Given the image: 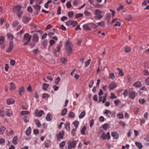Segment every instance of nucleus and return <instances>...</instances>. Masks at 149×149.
Instances as JSON below:
<instances>
[{"mask_svg": "<svg viewBox=\"0 0 149 149\" xmlns=\"http://www.w3.org/2000/svg\"><path fill=\"white\" fill-rule=\"evenodd\" d=\"M19 24V22L17 20H15L13 22L12 25L13 26H15Z\"/></svg>", "mask_w": 149, "mask_h": 149, "instance_id": "obj_57", "label": "nucleus"}, {"mask_svg": "<svg viewBox=\"0 0 149 149\" xmlns=\"http://www.w3.org/2000/svg\"><path fill=\"white\" fill-rule=\"evenodd\" d=\"M97 24L99 26L102 27L104 26L105 25L104 22L103 21H102L101 22H99Z\"/></svg>", "mask_w": 149, "mask_h": 149, "instance_id": "obj_44", "label": "nucleus"}, {"mask_svg": "<svg viewBox=\"0 0 149 149\" xmlns=\"http://www.w3.org/2000/svg\"><path fill=\"white\" fill-rule=\"evenodd\" d=\"M79 123V122L77 120L73 122V124L74 125L76 129H77L78 128Z\"/></svg>", "mask_w": 149, "mask_h": 149, "instance_id": "obj_28", "label": "nucleus"}, {"mask_svg": "<svg viewBox=\"0 0 149 149\" xmlns=\"http://www.w3.org/2000/svg\"><path fill=\"white\" fill-rule=\"evenodd\" d=\"M139 102L141 104H143L145 102V100L144 99H140L139 100Z\"/></svg>", "mask_w": 149, "mask_h": 149, "instance_id": "obj_62", "label": "nucleus"}, {"mask_svg": "<svg viewBox=\"0 0 149 149\" xmlns=\"http://www.w3.org/2000/svg\"><path fill=\"white\" fill-rule=\"evenodd\" d=\"M52 115L49 113H48L46 116V119L47 121H50L52 120Z\"/></svg>", "mask_w": 149, "mask_h": 149, "instance_id": "obj_21", "label": "nucleus"}, {"mask_svg": "<svg viewBox=\"0 0 149 149\" xmlns=\"http://www.w3.org/2000/svg\"><path fill=\"white\" fill-rule=\"evenodd\" d=\"M65 144V142L64 141L61 142L59 144V147L61 148H63Z\"/></svg>", "mask_w": 149, "mask_h": 149, "instance_id": "obj_50", "label": "nucleus"}, {"mask_svg": "<svg viewBox=\"0 0 149 149\" xmlns=\"http://www.w3.org/2000/svg\"><path fill=\"white\" fill-rule=\"evenodd\" d=\"M76 129L73 128L71 132V135L73 136H74L76 134Z\"/></svg>", "mask_w": 149, "mask_h": 149, "instance_id": "obj_48", "label": "nucleus"}, {"mask_svg": "<svg viewBox=\"0 0 149 149\" xmlns=\"http://www.w3.org/2000/svg\"><path fill=\"white\" fill-rule=\"evenodd\" d=\"M49 96V95L47 93H44L42 95V97L43 98H46L48 97Z\"/></svg>", "mask_w": 149, "mask_h": 149, "instance_id": "obj_63", "label": "nucleus"}, {"mask_svg": "<svg viewBox=\"0 0 149 149\" xmlns=\"http://www.w3.org/2000/svg\"><path fill=\"white\" fill-rule=\"evenodd\" d=\"M125 52L127 53L130 52L131 50V49L130 47H125Z\"/></svg>", "mask_w": 149, "mask_h": 149, "instance_id": "obj_49", "label": "nucleus"}, {"mask_svg": "<svg viewBox=\"0 0 149 149\" xmlns=\"http://www.w3.org/2000/svg\"><path fill=\"white\" fill-rule=\"evenodd\" d=\"M15 88V84L13 82H11L10 83V90H14Z\"/></svg>", "mask_w": 149, "mask_h": 149, "instance_id": "obj_23", "label": "nucleus"}, {"mask_svg": "<svg viewBox=\"0 0 149 149\" xmlns=\"http://www.w3.org/2000/svg\"><path fill=\"white\" fill-rule=\"evenodd\" d=\"M6 113L7 116L8 117H10L12 115V111L10 109H7L6 110Z\"/></svg>", "mask_w": 149, "mask_h": 149, "instance_id": "obj_12", "label": "nucleus"}, {"mask_svg": "<svg viewBox=\"0 0 149 149\" xmlns=\"http://www.w3.org/2000/svg\"><path fill=\"white\" fill-rule=\"evenodd\" d=\"M117 116L120 119H123L124 118L123 115L122 113H118Z\"/></svg>", "mask_w": 149, "mask_h": 149, "instance_id": "obj_56", "label": "nucleus"}, {"mask_svg": "<svg viewBox=\"0 0 149 149\" xmlns=\"http://www.w3.org/2000/svg\"><path fill=\"white\" fill-rule=\"evenodd\" d=\"M139 109L138 107H136L134 109V111L135 114H137L139 112Z\"/></svg>", "mask_w": 149, "mask_h": 149, "instance_id": "obj_51", "label": "nucleus"}, {"mask_svg": "<svg viewBox=\"0 0 149 149\" xmlns=\"http://www.w3.org/2000/svg\"><path fill=\"white\" fill-rule=\"evenodd\" d=\"M135 144L139 149L142 148L143 147L141 143L140 142H136L135 143Z\"/></svg>", "mask_w": 149, "mask_h": 149, "instance_id": "obj_27", "label": "nucleus"}, {"mask_svg": "<svg viewBox=\"0 0 149 149\" xmlns=\"http://www.w3.org/2000/svg\"><path fill=\"white\" fill-rule=\"evenodd\" d=\"M61 61L63 64H64L66 63L67 60L65 58H62L61 59Z\"/></svg>", "mask_w": 149, "mask_h": 149, "instance_id": "obj_55", "label": "nucleus"}, {"mask_svg": "<svg viewBox=\"0 0 149 149\" xmlns=\"http://www.w3.org/2000/svg\"><path fill=\"white\" fill-rule=\"evenodd\" d=\"M49 86V85L47 84L46 83H43V84L42 85V89L45 90L46 91L47 90V88Z\"/></svg>", "mask_w": 149, "mask_h": 149, "instance_id": "obj_33", "label": "nucleus"}, {"mask_svg": "<svg viewBox=\"0 0 149 149\" xmlns=\"http://www.w3.org/2000/svg\"><path fill=\"white\" fill-rule=\"evenodd\" d=\"M91 59H89L87 61L85 62V67H88L89 65L90 64L91 62Z\"/></svg>", "mask_w": 149, "mask_h": 149, "instance_id": "obj_43", "label": "nucleus"}, {"mask_svg": "<svg viewBox=\"0 0 149 149\" xmlns=\"http://www.w3.org/2000/svg\"><path fill=\"white\" fill-rule=\"evenodd\" d=\"M17 13V16H18V17L19 18H21V16H22V14L23 13V12L22 11H19Z\"/></svg>", "mask_w": 149, "mask_h": 149, "instance_id": "obj_61", "label": "nucleus"}, {"mask_svg": "<svg viewBox=\"0 0 149 149\" xmlns=\"http://www.w3.org/2000/svg\"><path fill=\"white\" fill-rule=\"evenodd\" d=\"M35 123L38 127H40L41 126V124L39 120H36L35 121Z\"/></svg>", "mask_w": 149, "mask_h": 149, "instance_id": "obj_41", "label": "nucleus"}, {"mask_svg": "<svg viewBox=\"0 0 149 149\" xmlns=\"http://www.w3.org/2000/svg\"><path fill=\"white\" fill-rule=\"evenodd\" d=\"M35 116L39 117H41L42 114H44V111L42 110L39 111L37 109L35 111Z\"/></svg>", "mask_w": 149, "mask_h": 149, "instance_id": "obj_8", "label": "nucleus"}, {"mask_svg": "<svg viewBox=\"0 0 149 149\" xmlns=\"http://www.w3.org/2000/svg\"><path fill=\"white\" fill-rule=\"evenodd\" d=\"M29 113V112L28 111H21V114L22 116L24 115L28 114Z\"/></svg>", "mask_w": 149, "mask_h": 149, "instance_id": "obj_46", "label": "nucleus"}, {"mask_svg": "<svg viewBox=\"0 0 149 149\" xmlns=\"http://www.w3.org/2000/svg\"><path fill=\"white\" fill-rule=\"evenodd\" d=\"M67 111V110L66 108H65L63 109L62 111L61 115L62 116H64L65 115Z\"/></svg>", "mask_w": 149, "mask_h": 149, "instance_id": "obj_42", "label": "nucleus"}, {"mask_svg": "<svg viewBox=\"0 0 149 149\" xmlns=\"http://www.w3.org/2000/svg\"><path fill=\"white\" fill-rule=\"evenodd\" d=\"M102 127L104 130H106L109 128V125L107 124H105L102 125Z\"/></svg>", "mask_w": 149, "mask_h": 149, "instance_id": "obj_47", "label": "nucleus"}, {"mask_svg": "<svg viewBox=\"0 0 149 149\" xmlns=\"http://www.w3.org/2000/svg\"><path fill=\"white\" fill-rule=\"evenodd\" d=\"M33 53L34 54L36 55L38 54L39 52H40V50L38 48L36 49H34L33 51Z\"/></svg>", "mask_w": 149, "mask_h": 149, "instance_id": "obj_36", "label": "nucleus"}, {"mask_svg": "<svg viewBox=\"0 0 149 149\" xmlns=\"http://www.w3.org/2000/svg\"><path fill=\"white\" fill-rule=\"evenodd\" d=\"M4 114V110L3 108H1L0 109V116H3Z\"/></svg>", "mask_w": 149, "mask_h": 149, "instance_id": "obj_37", "label": "nucleus"}, {"mask_svg": "<svg viewBox=\"0 0 149 149\" xmlns=\"http://www.w3.org/2000/svg\"><path fill=\"white\" fill-rule=\"evenodd\" d=\"M86 126H84L81 130V134L82 135H84L85 131L86 129Z\"/></svg>", "mask_w": 149, "mask_h": 149, "instance_id": "obj_30", "label": "nucleus"}, {"mask_svg": "<svg viewBox=\"0 0 149 149\" xmlns=\"http://www.w3.org/2000/svg\"><path fill=\"white\" fill-rule=\"evenodd\" d=\"M31 36L29 35V33H26L25 34L24 37V40L26 41V42L24 44V45H27V43L29 42L31 38Z\"/></svg>", "mask_w": 149, "mask_h": 149, "instance_id": "obj_3", "label": "nucleus"}, {"mask_svg": "<svg viewBox=\"0 0 149 149\" xmlns=\"http://www.w3.org/2000/svg\"><path fill=\"white\" fill-rule=\"evenodd\" d=\"M6 129V128L5 126H2L0 128V134H3Z\"/></svg>", "mask_w": 149, "mask_h": 149, "instance_id": "obj_24", "label": "nucleus"}, {"mask_svg": "<svg viewBox=\"0 0 149 149\" xmlns=\"http://www.w3.org/2000/svg\"><path fill=\"white\" fill-rule=\"evenodd\" d=\"M123 94L124 97H126L128 95V91L126 89L125 90L124 92L123 93Z\"/></svg>", "mask_w": 149, "mask_h": 149, "instance_id": "obj_60", "label": "nucleus"}, {"mask_svg": "<svg viewBox=\"0 0 149 149\" xmlns=\"http://www.w3.org/2000/svg\"><path fill=\"white\" fill-rule=\"evenodd\" d=\"M77 143V142L75 141H68V149H71L74 148Z\"/></svg>", "mask_w": 149, "mask_h": 149, "instance_id": "obj_2", "label": "nucleus"}, {"mask_svg": "<svg viewBox=\"0 0 149 149\" xmlns=\"http://www.w3.org/2000/svg\"><path fill=\"white\" fill-rule=\"evenodd\" d=\"M109 77L112 79H113L115 78V76L114 74L113 73H111L109 74Z\"/></svg>", "mask_w": 149, "mask_h": 149, "instance_id": "obj_53", "label": "nucleus"}, {"mask_svg": "<svg viewBox=\"0 0 149 149\" xmlns=\"http://www.w3.org/2000/svg\"><path fill=\"white\" fill-rule=\"evenodd\" d=\"M110 98L111 99L113 100L116 98L117 96L113 93H112L111 94Z\"/></svg>", "mask_w": 149, "mask_h": 149, "instance_id": "obj_35", "label": "nucleus"}, {"mask_svg": "<svg viewBox=\"0 0 149 149\" xmlns=\"http://www.w3.org/2000/svg\"><path fill=\"white\" fill-rule=\"evenodd\" d=\"M27 10L28 12L29 13H32L33 12V9L30 6H29L28 7Z\"/></svg>", "mask_w": 149, "mask_h": 149, "instance_id": "obj_58", "label": "nucleus"}, {"mask_svg": "<svg viewBox=\"0 0 149 149\" xmlns=\"http://www.w3.org/2000/svg\"><path fill=\"white\" fill-rule=\"evenodd\" d=\"M69 23L73 26H76L78 24L77 22L76 21H69Z\"/></svg>", "mask_w": 149, "mask_h": 149, "instance_id": "obj_22", "label": "nucleus"}, {"mask_svg": "<svg viewBox=\"0 0 149 149\" xmlns=\"http://www.w3.org/2000/svg\"><path fill=\"white\" fill-rule=\"evenodd\" d=\"M111 136L116 139H118L119 137V134L116 132H113L111 133Z\"/></svg>", "mask_w": 149, "mask_h": 149, "instance_id": "obj_13", "label": "nucleus"}, {"mask_svg": "<svg viewBox=\"0 0 149 149\" xmlns=\"http://www.w3.org/2000/svg\"><path fill=\"white\" fill-rule=\"evenodd\" d=\"M30 20V19L28 17H24L22 19V21L25 24H27L29 22Z\"/></svg>", "mask_w": 149, "mask_h": 149, "instance_id": "obj_18", "label": "nucleus"}, {"mask_svg": "<svg viewBox=\"0 0 149 149\" xmlns=\"http://www.w3.org/2000/svg\"><path fill=\"white\" fill-rule=\"evenodd\" d=\"M22 6L20 5L14 6L13 8V11L14 12L17 13L20 11Z\"/></svg>", "mask_w": 149, "mask_h": 149, "instance_id": "obj_6", "label": "nucleus"}, {"mask_svg": "<svg viewBox=\"0 0 149 149\" xmlns=\"http://www.w3.org/2000/svg\"><path fill=\"white\" fill-rule=\"evenodd\" d=\"M116 84L114 82H112L109 86V88L110 91L114 89L117 87Z\"/></svg>", "mask_w": 149, "mask_h": 149, "instance_id": "obj_9", "label": "nucleus"}, {"mask_svg": "<svg viewBox=\"0 0 149 149\" xmlns=\"http://www.w3.org/2000/svg\"><path fill=\"white\" fill-rule=\"evenodd\" d=\"M60 78L59 77H58L55 80V83L56 84L58 85V82L60 81Z\"/></svg>", "mask_w": 149, "mask_h": 149, "instance_id": "obj_45", "label": "nucleus"}, {"mask_svg": "<svg viewBox=\"0 0 149 149\" xmlns=\"http://www.w3.org/2000/svg\"><path fill=\"white\" fill-rule=\"evenodd\" d=\"M117 70L119 71V74L120 76H123L124 75V73L122 70H120L119 68H117Z\"/></svg>", "mask_w": 149, "mask_h": 149, "instance_id": "obj_52", "label": "nucleus"}, {"mask_svg": "<svg viewBox=\"0 0 149 149\" xmlns=\"http://www.w3.org/2000/svg\"><path fill=\"white\" fill-rule=\"evenodd\" d=\"M24 88L23 86L19 88L18 91L19 95L21 96H22L24 95Z\"/></svg>", "mask_w": 149, "mask_h": 149, "instance_id": "obj_11", "label": "nucleus"}, {"mask_svg": "<svg viewBox=\"0 0 149 149\" xmlns=\"http://www.w3.org/2000/svg\"><path fill=\"white\" fill-rule=\"evenodd\" d=\"M100 137L103 140H106L107 139H109L111 138L110 132H108L106 134L104 133H103L101 134Z\"/></svg>", "mask_w": 149, "mask_h": 149, "instance_id": "obj_5", "label": "nucleus"}, {"mask_svg": "<svg viewBox=\"0 0 149 149\" xmlns=\"http://www.w3.org/2000/svg\"><path fill=\"white\" fill-rule=\"evenodd\" d=\"M66 52L68 55H69L70 53L72 51V47H66Z\"/></svg>", "mask_w": 149, "mask_h": 149, "instance_id": "obj_20", "label": "nucleus"}, {"mask_svg": "<svg viewBox=\"0 0 149 149\" xmlns=\"http://www.w3.org/2000/svg\"><path fill=\"white\" fill-rule=\"evenodd\" d=\"M6 102L7 104L10 105L14 103L15 100L12 98H9L7 100Z\"/></svg>", "mask_w": 149, "mask_h": 149, "instance_id": "obj_19", "label": "nucleus"}, {"mask_svg": "<svg viewBox=\"0 0 149 149\" xmlns=\"http://www.w3.org/2000/svg\"><path fill=\"white\" fill-rule=\"evenodd\" d=\"M15 60L12 59L10 61V63L11 66H13L15 65Z\"/></svg>", "mask_w": 149, "mask_h": 149, "instance_id": "obj_64", "label": "nucleus"}, {"mask_svg": "<svg viewBox=\"0 0 149 149\" xmlns=\"http://www.w3.org/2000/svg\"><path fill=\"white\" fill-rule=\"evenodd\" d=\"M17 139L18 137L17 136H16L13 138L12 140V142L13 144L14 145H16L17 144Z\"/></svg>", "mask_w": 149, "mask_h": 149, "instance_id": "obj_31", "label": "nucleus"}, {"mask_svg": "<svg viewBox=\"0 0 149 149\" xmlns=\"http://www.w3.org/2000/svg\"><path fill=\"white\" fill-rule=\"evenodd\" d=\"M132 18V16L131 15H128L126 17H125V19L126 20L128 21H130Z\"/></svg>", "mask_w": 149, "mask_h": 149, "instance_id": "obj_38", "label": "nucleus"}, {"mask_svg": "<svg viewBox=\"0 0 149 149\" xmlns=\"http://www.w3.org/2000/svg\"><path fill=\"white\" fill-rule=\"evenodd\" d=\"M73 15V12L72 11H70L68 13V15L69 17L70 18L72 17Z\"/></svg>", "mask_w": 149, "mask_h": 149, "instance_id": "obj_54", "label": "nucleus"}, {"mask_svg": "<svg viewBox=\"0 0 149 149\" xmlns=\"http://www.w3.org/2000/svg\"><path fill=\"white\" fill-rule=\"evenodd\" d=\"M103 113L104 114L106 115V116L108 117H110L111 112L110 110L106 109L104 112Z\"/></svg>", "mask_w": 149, "mask_h": 149, "instance_id": "obj_14", "label": "nucleus"}, {"mask_svg": "<svg viewBox=\"0 0 149 149\" xmlns=\"http://www.w3.org/2000/svg\"><path fill=\"white\" fill-rule=\"evenodd\" d=\"M133 86L136 88H140L141 86V83L139 81H136L133 84Z\"/></svg>", "mask_w": 149, "mask_h": 149, "instance_id": "obj_15", "label": "nucleus"}, {"mask_svg": "<svg viewBox=\"0 0 149 149\" xmlns=\"http://www.w3.org/2000/svg\"><path fill=\"white\" fill-rule=\"evenodd\" d=\"M137 93L133 91H130L129 97L131 99L133 100L137 96Z\"/></svg>", "mask_w": 149, "mask_h": 149, "instance_id": "obj_7", "label": "nucleus"}, {"mask_svg": "<svg viewBox=\"0 0 149 149\" xmlns=\"http://www.w3.org/2000/svg\"><path fill=\"white\" fill-rule=\"evenodd\" d=\"M89 25H90V26L94 29H96L97 27V26L95 24L93 23H89Z\"/></svg>", "mask_w": 149, "mask_h": 149, "instance_id": "obj_40", "label": "nucleus"}, {"mask_svg": "<svg viewBox=\"0 0 149 149\" xmlns=\"http://www.w3.org/2000/svg\"><path fill=\"white\" fill-rule=\"evenodd\" d=\"M86 115V112L85 111L82 112L79 115V117L80 118H82L84 117Z\"/></svg>", "mask_w": 149, "mask_h": 149, "instance_id": "obj_34", "label": "nucleus"}, {"mask_svg": "<svg viewBox=\"0 0 149 149\" xmlns=\"http://www.w3.org/2000/svg\"><path fill=\"white\" fill-rule=\"evenodd\" d=\"M39 37L37 33H34L33 35V43L31 44V46L33 47L35 45V44L38 42Z\"/></svg>", "mask_w": 149, "mask_h": 149, "instance_id": "obj_4", "label": "nucleus"}, {"mask_svg": "<svg viewBox=\"0 0 149 149\" xmlns=\"http://www.w3.org/2000/svg\"><path fill=\"white\" fill-rule=\"evenodd\" d=\"M75 115L74 113L72 111L69 112L68 115V117L70 118H73L74 117Z\"/></svg>", "mask_w": 149, "mask_h": 149, "instance_id": "obj_39", "label": "nucleus"}, {"mask_svg": "<svg viewBox=\"0 0 149 149\" xmlns=\"http://www.w3.org/2000/svg\"><path fill=\"white\" fill-rule=\"evenodd\" d=\"M31 132V129L30 127H29L26 130V134L27 136H29Z\"/></svg>", "mask_w": 149, "mask_h": 149, "instance_id": "obj_25", "label": "nucleus"}, {"mask_svg": "<svg viewBox=\"0 0 149 149\" xmlns=\"http://www.w3.org/2000/svg\"><path fill=\"white\" fill-rule=\"evenodd\" d=\"M60 47H57L56 49H55L53 50V52L55 55L57 57L58 56V54L57 53L58 52H59L60 50Z\"/></svg>", "mask_w": 149, "mask_h": 149, "instance_id": "obj_17", "label": "nucleus"}, {"mask_svg": "<svg viewBox=\"0 0 149 149\" xmlns=\"http://www.w3.org/2000/svg\"><path fill=\"white\" fill-rule=\"evenodd\" d=\"M35 10L38 12H39L40 9V6L38 5H36L33 6Z\"/></svg>", "mask_w": 149, "mask_h": 149, "instance_id": "obj_32", "label": "nucleus"}, {"mask_svg": "<svg viewBox=\"0 0 149 149\" xmlns=\"http://www.w3.org/2000/svg\"><path fill=\"white\" fill-rule=\"evenodd\" d=\"M90 25H89V23L88 24H84L83 26V28L85 30H91V29L90 27Z\"/></svg>", "mask_w": 149, "mask_h": 149, "instance_id": "obj_16", "label": "nucleus"}, {"mask_svg": "<svg viewBox=\"0 0 149 149\" xmlns=\"http://www.w3.org/2000/svg\"><path fill=\"white\" fill-rule=\"evenodd\" d=\"M64 135V132L63 131L60 132L57 135V139L58 141H60V139H62Z\"/></svg>", "mask_w": 149, "mask_h": 149, "instance_id": "obj_10", "label": "nucleus"}, {"mask_svg": "<svg viewBox=\"0 0 149 149\" xmlns=\"http://www.w3.org/2000/svg\"><path fill=\"white\" fill-rule=\"evenodd\" d=\"M95 15L94 16V18L95 19H100L103 17V16L101 14L102 12L99 9H96L94 11Z\"/></svg>", "mask_w": 149, "mask_h": 149, "instance_id": "obj_1", "label": "nucleus"}, {"mask_svg": "<svg viewBox=\"0 0 149 149\" xmlns=\"http://www.w3.org/2000/svg\"><path fill=\"white\" fill-rule=\"evenodd\" d=\"M5 40V37L3 36L0 37V45H2Z\"/></svg>", "mask_w": 149, "mask_h": 149, "instance_id": "obj_26", "label": "nucleus"}, {"mask_svg": "<svg viewBox=\"0 0 149 149\" xmlns=\"http://www.w3.org/2000/svg\"><path fill=\"white\" fill-rule=\"evenodd\" d=\"M50 144L49 142L48 141H46L45 143V146L46 148H48L50 147Z\"/></svg>", "mask_w": 149, "mask_h": 149, "instance_id": "obj_59", "label": "nucleus"}, {"mask_svg": "<svg viewBox=\"0 0 149 149\" xmlns=\"http://www.w3.org/2000/svg\"><path fill=\"white\" fill-rule=\"evenodd\" d=\"M70 123L69 122H67L65 125V128L68 131L70 130Z\"/></svg>", "mask_w": 149, "mask_h": 149, "instance_id": "obj_29", "label": "nucleus"}]
</instances>
